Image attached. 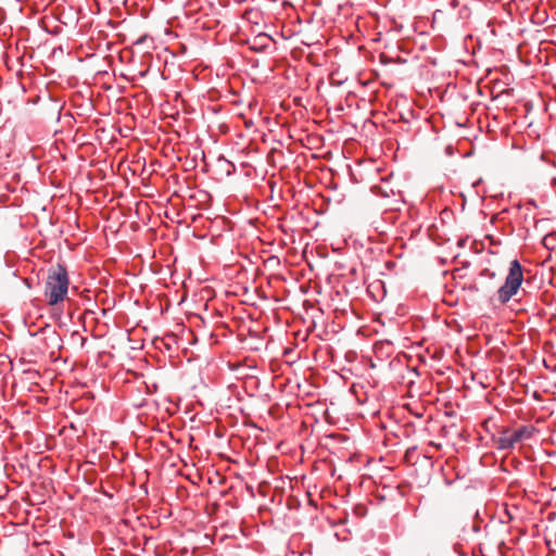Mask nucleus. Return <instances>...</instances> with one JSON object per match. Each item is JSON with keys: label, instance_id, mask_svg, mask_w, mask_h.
<instances>
[{"label": "nucleus", "instance_id": "4", "mask_svg": "<svg viewBox=\"0 0 556 556\" xmlns=\"http://www.w3.org/2000/svg\"><path fill=\"white\" fill-rule=\"evenodd\" d=\"M271 42H274V39L266 33H258L247 39V45L255 52H265Z\"/></svg>", "mask_w": 556, "mask_h": 556}, {"label": "nucleus", "instance_id": "2", "mask_svg": "<svg viewBox=\"0 0 556 556\" xmlns=\"http://www.w3.org/2000/svg\"><path fill=\"white\" fill-rule=\"evenodd\" d=\"M523 268L518 260L509 263L508 273L504 283L497 289L494 299L501 304H507L518 294L523 282Z\"/></svg>", "mask_w": 556, "mask_h": 556}, {"label": "nucleus", "instance_id": "8", "mask_svg": "<svg viewBox=\"0 0 556 556\" xmlns=\"http://www.w3.org/2000/svg\"><path fill=\"white\" fill-rule=\"evenodd\" d=\"M481 276H490V277H492V276H494V274H493V273H490V270H489V269H483V270L481 271Z\"/></svg>", "mask_w": 556, "mask_h": 556}, {"label": "nucleus", "instance_id": "3", "mask_svg": "<svg viewBox=\"0 0 556 556\" xmlns=\"http://www.w3.org/2000/svg\"><path fill=\"white\" fill-rule=\"evenodd\" d=\"M493 443L497 450L508 451L513 450L519 441L516 438L514 430L508 427H502L498 430L497 435L493 437Z\"/></svg>", "mask_w": 556, "mask_h": 556}, {"label": "nucleus", "instance_id": "7", "mask_svg": "<svg viewBox=\"0 0 556 556\" xmlns=\"http://www.w3.org/2000/svg\"><path fill=\"white\" fill-rule=\"evenodd\" d=\"M462 289L463 290H467L471 293H476L479 291V288H478V285L475 280H470L468 282H465L462 285Z\"/></svg>", "mask_w": 556, "mask_h": 556}, {"label": "nucleus", "instance_id": "6", "mask_svg": "<svg viewBox=\"0 0 556 556\" xmlns=\"http://www.w3.org/2000/svg\"><path fill=\"white\" fill-rule=\"evenodd\" d=\"M242 17L244 21H247L253 25H258L263 18L262 12L258 9H253V8L247 9L243 12Z\"/></svg>", "mask_w": 556, "mask_h": 556}, {"label": "nucleus", "instance_id": "5", "mask_svg": "<svg viewBox=\"0 0 556 556\" xmlns=\"http://www.w3.org/2000/svg\"><path fill=\"white\" fill-rule=\"evenodd\" d=\"M519 442L531 439L536 429L531 425H522L514 430Z\"/></svg>", "mask_w": 556, "mask_h": 556}, {"label": "nucleus", "instance_id": "1", "mask_svg": "<svg viewBox=\"0 0 556 556\" xmlns=\"http://www.w3.org/2000/svg\"><path fill=\"white\" fill-rule=\"evenodd\" d=\"M70 276L63 263L50 266L45 280L43 295L49 306H58L67 299Z\"/></svg>", "mask_w": 556, "mask_h": 556}, {"label": "nucleus", "instance_id": "9", "mask_svg": "<svg viewBox=\"0 0 556 556\" xmlns=\"http://www.w3.org/2000/svg\"><path fill=\"white\" fill-rule=\"evenodd\" d=\"M460 271H462V269H455L454 270V279L463 278V276L460 275Z\"/></svg>", "mask_w": 556, "mask_h": 556}]
</instances>
